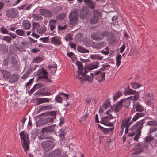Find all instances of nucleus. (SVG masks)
<instances>
[{
	"label": "nucleus",
	"mask_w": 157,
	"mask_h": 157,
	"mask_svg": "<svg viewBox=\"0 0 157 157\" xmlns=\"http://www.w3.org/2000/svg\"><path fill=\"white\" fill-rule=\"evenodd\" d=\"M145 113H137L133 117L132 120L129 122L131 119L130 117L128 119L123 121L121 127L122 129L125 128V132L128 133V135L130 136L135 135L136 133L140 134L141 130L143 128V125L144 123V119H142L138 121L135 124L132 126L130 129H128L129 126L132 123L136 121L139 117H144Z\"/></svg>",
	"instance_id": "nucleus-1"
},
{
	"label": "nucleus",
	"mask_w": 157,
	"mask_h": 157,
	"mask_svg": "<svg viewBox=\"0 0 157 157\" xmlns=\"http://www.w3.org/2000/svg\"><path fill=\"white\" fill-rule=\"evenodd\" d=\"M78 71H76V77L79 80L82 82L84 80H86L90 82H92V79L89 77L88 75H86L87 73V70L86 68H84L82 63L80 61H77L76 63Z\"/></svg>",
	"instance_id": "nucleus-2"
},
{
	"label": "nucleus",
	"mask_w": 157,
	"mask_h": 157,
	"mask_svg": "<svg viewBox=\"0 0 157 157\" xmlns=\"http://www.w3.org/2000/svg\"><path fill=\"white\" fill-rule=\"evenodd\" d=\"M20 135L21 141H23L22 147L24 151L27 152L29 147V144L28 134L26 132L24 133L23 131H22L20 133Z\"/></svg>",
	"instance_id": "nucleus-3"
},
{
	"label": "nucleus",
	"mask_w": 157,
	"mask_h": 157,
	"mask_svg": "<svg viewBox=\"0 0 157 157\" xmlns=\"http://www.w3.org/2000/svg\"><path fill=\"white\" fill-rule=\"evenodd\" d=\"M105 72L101 73L100 70H97L94 73H91L90 77L92 79V80L93 79L92 77L96 79L100 82L105 80Z\"/></svg>",
	"instance_id": "nucleus-4"
},
{
	"label": "nucleus",
	"mask_w": 157,
	"mask_h": 157,
	"mask_svg": "<svg viewBox=\"0 0 157 157\" xmlns=\"http://www.w3.org/2000/svg\"><path fill=\"white\" fill-rule=\"evenodd\" d=\"M32 32H35L36 29L37 33L40 34H44L46 32V28L44 25H40L39 23H33V24Z\"/></svg>",
	"instance_id": "nucleus-5"
},
{
	"label": "nucleus",
	"mask_w": 157,
	"mask_h": 157,
	"mask_svg": "<svg viewBox=\"0 0 157 157\" xmlns=\"http://www.w3.org/2000/svg\"><path fill=\"white\" fill-rule=\"evenodd\" d=\"M41 145L46 151L52 150L55 146L54 142L52 141L46 140L42 142Z\"/></svg>",
	"instance_id": "nucleus-6"
},
{
	"label": "nucleus",
	"mask_w": 157,
	"mask_h": 157,
	"mask_svg": "<svg viewBox=\"0 0 157 157\" xmlns=\"http://www.w3.org/2000/svg\"><path fill=\"white\" fill-rule=\"evenodd\" d=\"M37 74L38 75V78L39 79L43 78H46L47 82H50V80L48 78V74L47 71L43 67L39 70L37 72Z\"/></svg>",
	"instance_id": "nucleus-7"
},
{
	"label": "nucleus",
	"mask_w": 157,
	"mask_h": 157,
	"mask_svg": "<svg viewBox=\"0 0 157 157\" xmlns=\"http://www.w3.org/2000/svg\"><path fill=\"white\" fill-rule=\"evenodd\" d=\"M99 12L96 10H94L93 12V16L90 19V23L94 24L98 22L99 20Z\"/></svg>",
	"instance_id": "nucleus-8"
},
{
	"label": "nucleus",
	"mask_w": 157,
	"mask_h": 157,
	"mask_svg": "<svg viewBox=\"0 0 157 157\" xmlns=\"http://www.w3.org/2000/svg\"><path fill=\"white\" fill-rule=\"evenodd\" d=\"M78 14L76 11L71 12L69 16L70 23L72 25L76 24L78 22Z\"/></svg>",
	"instance_id": "nucleus-9"
},
{
	"label": "nucleus",
	"mask_w": 157,
	"mask_h": 157,
	"mask_svg": "<svg viewBox=\"0 0 157 157\" xmlns=\"http://www.w3.org/2000/svg\"><path fill=\"white\" fill-rule=\"evenodd\" d=\"M51 43L56 46H60L62 45V42L60 37H54L51 39Z\"/></svg>",
	"instance_id": "nucleus-10"
},
{
	"label": "nucleus",
	"mask_w": 157,
	"mask_h": 157,
	"mask_svg": "<svg viewBox=\"0 0 157 157\" xmlns=\"http://www.w3.org/2000/svg\"><path fill=\"white\" fill-rule=\"evenodd\" d=\"M18 13L17 10L14 8H11L6 12L7 16L10 18L15 17Z\"/></svg>",
	"instance_id": "nucleus-11"
},
{
	"label": "nucleus",
	"mask_w": 157,
	"mask_h": 157,
	"mask_svg": "<svg viewBox=\"0 0 157 157\" xmlns=\"http://www.w3.org/2000/svg\"><path fill=\"white\" fill-rule=\"evenodd\" d=\"M39 13L42 16L47 17H51L52 15V13L50 11L44 9H40Z\"/></svg>",
	"instance_id": "nucleus-12"
},
{
	"label": "nucleus",
	"mask_w": 157,
	"mask_h": 157,
	"mask_svg": "<svg viewBox=\"0 0 157 157\" xmlns=\"http://www.w3.org/2000/svg\"><path fill=\"white\" fill-rule=\"evenodd\" d=\"M123 100V99H122L117 104L114 105L112 107V109L116 112L120 111L122 106Z\"/></svg>",
	"instance_id": "nucleus-13"
},
{
	"label": "nucleus",
	"mask_w": 157,
	"mask_h": 157,
	"mask_svg": "<svg viewBox=\"0 0 157 157\" xmlns=\"http://www.w3.org/2000/svg\"><path fill=\"white\" fill-rule=\"evenodd\" d=\"M124 94L125 95H127L128 94L134 95L135 96H134V98L133 99V101L134 100L136 101V99L138 98L139 96L138 93L136 92V91H134L132 89H127L125 91Z\"/></svg>",
	"instance_id": "nucleus-14"
},
{
	"label": "nucleus",
	"mask_w": 157,
	"mask_h": 157,
	"mask_svg": "<svg viewBox=\"0 0 157 157\" xmlns=\"http://www.w3.org/2000/svg\"><path fill=\"white\" fill-rule=\"evenodd\" d=\"M144 148L141 145L136 146L133 149L132 154L133 155L139 154L144 150Z\"/></svg>",
	"instance_id": "nucleus-15"
},
{
	"label": "nucleus",
	"mask_w": 157,
	"mask_h": 157,
	"mask_svg": "<svg viewBox=\"0 0 157 157\" xmlns=\"http://www.w3.org/2000/svg\"><path fill=\"white\" fill-rule=\"evenodd\" d=\"M50 136L45 131H44L42 128L40 135L38 136V138L40 140H42L44 139L50 138Z\"/></svg>",
	"instance_id": "nucleus-16"
},
{
	"label": "nucleus",
	"mask_w": 157,
	"mask_h": 157,
	"mask_svg": "<svg viewBox=\"0 0 157 157\" xmlns=\"http://www.w3.org/2000/svg\"><path fill=\"white\" fill-rule=\"evenodd\" d=\"M144 98L147 101V105H150L153 100V95L152 94L147 93L144 96Z\"/></svg>",
	"instance_id": "nucleus-17"
},
{
	"label": "nucleus",
	"mask_w": 157,
	"mask_h": 157,
	"mask_svg": "<svg viewBox=\"0 0 157 157\" xmlns=\"http://www.w3.org/2000/svg\"><path fill=\"white\" fill-rule=\"evenodd\" d=\"M84 3L88 7L92 9L94 8L96 3L92 0H84Z\"/></svg>",
	"instance_id": "nucleus-18"
},
{
	"label": "nucleus",
	"mask_w": 157,
	"mask_h": 157,
	"mask_svg": "<svg viewBox=\"0 0 157 157\" xmlns=\"http://www.w3.org/2000/svg\"><path fill=\"white\" fill-rule=\"evenodd\" d=\"M22 27L26 30H29L31 27L30 22L27 20H23L22 23Z\"/></svg>",
	"instance_id": "nucleus-19"
},
{
	"label": "nucleus",
	"mask_w": 157,
	"mask_h": 157,
	"mask_svg": "<svg viewBox=\"0 0 157 157\" xmlns=\"http://www.w3.org/2000/svg\"><path fill=\"white\" fill-rule=\"evenodd\" d=\"M136 111L137 112H142L144 110V107L139 102H137L134 104Z\"/></svg>",
	"instance_id": "nucleus-20"
},
{
	"label": "nucleus",
	"mask_w": 157,
	"mask_h": 157,
	"mask_svg": "<svg viewBox=\"0 0 157 157\" xmlns=\"http://www.w3.org/2000/svg\"><path fill=\"white\" fill-rule=\"evenodd\" d=\"M37 105L45 103H48L51 101V99L48 98H37Z\"/></svg>",
	"instance_id": "nucleus-21"
},
{
	"label": "nucleus",
	"mask_w": 157,
	"mask_h": 157,
	"mask_svg": "<svg viewBox=\"0 0 157 157\" xmlns=\"http://www.w3.org/2000/svg\"><path fill=\"white\" fill-rule=\"evenodd\" d=\"M50 30L51 31H53L55 29L57 25V21L55 19H52L49 21Z\"/></svg>",
	"instance_id": "nucleus-22"
},
{
	"label": "nucleus",
	"mask_w": 157,
	"mask_h": 157,
	"mask_svg": "<svg viewBox=\"0 0 157 157\" xmlns=\"http://www.w3.org/2000/svg\"><path fill=\"white\" fill-rule=\"evenodd\" d=\"M99 63L98 62L94 63L89 65L86 67L87 73L89 70H92L97 68L98 67Z\"/></svg>",
	"instance_id": "nucleus-23"
},
{
	"label": "nucleus",
	"mask_w": 157,
	"mask_h": 157,
	"mask_svg": "<svg viewBox=\"0 0 157 157\" xmlns=\"http://www.w3.org/2000/svg\"><path fill=\"white\" fill-rule=\"evenodd\" d=\"M56 127L55 125H52L49 126L44 127L42 128L44 131H45L48 134L54 131V129Z\"/></svg>",
	"instance_id": "nucleus-24"
},
{
	"label": "nucleus",
	"mask_w": 157,
	"mask_h": 157,
	"mask_svg": "<svg viewBox=\"0 0 157 157\" xmlns=\"http://www.w3.org/2000/svg\"><path fill=\"white\" fill-rule=\"evenodd\" d=\"M19 78L18 74H12L9 79V82L10 83H13L17 82Z\"/></svg>",
	"instance_id": "nucleus-25"
},
{
	"label": "nucleus",
	"mask_w": 157,
	"mask_h": 157,
	"mask_svg": "<svg viewBox=\"0 0 157 157\" xmlns=\"http://www.w3.org/2000/svg\"><path fill=\"white\" fill-rule=\"evenodd\" d=\"M91 38L94 40H100L103 39L101 34L98 33H94L91 36Z\"/></svg>",
	"instance_id": "nucleus-26"
},
{
	"label": "nucleus",
	"mask_w": 157,
	"mask_h": 157,
	"mask_svg": "<svg viewBox=\"0 0 157 157\" xmlns=\"http://www.w3.org/2000/svg\"><path fill=\"white\" fill-rule=\"evenodd\" d=\"M133 98L132 96L128 97L126 99H123V103L124 102V106L125 107H128L130 105V101Z\"/></svg>",
	"instance_id": "nucleus-27"
},
{
	"label": "nucleus",
	"mask_w": 157,
	"mask_h": 157,
	"mask_svg": "<svg viewBox=\"0 0 157 157\" xmlns=\"http://www.w3.org/2000/svg\"><path fill=\"white\" fill-rule=\"evenodd\" d=\"M109 119L107 117H103L102 120L100 121V122L105 125L107 126H111L112 124L109 122Z\"/></svg>",
	"instance_id": "nucleus-28"
},
{
	"label": "nucleus",
	"mask_w": 157,
	"mask_h": 157,
	"mask_svg": "<svg viewBox=\"0 0 157 157\" xmlns=\"http://www.w3.org/2000/svg\"><path fill=\"white\" fill-rule=\"evenodd\" d=\"M32 17L34 20L40 22H41L43 19L42 17L39 14L33 13Z\"/></svg>",
	"instance_id": "nucleus-29"
},
{
	"label": "nucleus",
	"mask_w": 157,
	"mask_h": 157,
	"mask_svg": "<svg viewBox=\"0 0 157 157\" xmlns=\"http://www.w3.org/2000/svg\"><path fill=\"white\" fill-rule=\"evenodd\" d=\"M1 72L3 77L5 79H7L9 78L10 74L9 71L5 70H1Z\"/></svg>",
	"instance_id": "nucleus-30"
},
{
	"label": "nucleus",
	"mask_w": 157,
	"mask_h": 157,
	"mask_svg": "<svg viewBox=\"0 0 157 157\" xmlns=\"http://www.w3.org/2000/svg\"><path fill=\"white\" fill-rule=\"evenodd\" d=\"M66 132V130L63 129H60L59 131V136L62 140H63L65 139V135Z\"/></svg>",
	"instance_id": "nucleus-31"
},
{
	"label": "nucleus",
	"mask_w": 157,
	"mask_h": 157,
	"mask_svg": "<svg viewBox=\"0 0 157 157\" xmlns=\"http://www.w3.org/2000/svg\"><path fill=\"white\" fill-rule=\"evenodd\" d=\"M61 154V151L59 149L54 150L52 153V156L54 157H59Z\"/></svg>",
	"instance_id": "nucleus-32"
},
{
	"label": "nucleus",
	"mask_w": 157,
	"mask_h": 157,
	"mask_svg": "<svg viewBox=\"0 0 157 157\" xmlns=\"http://www.w3.org/2000/svg\"><path fill=\"white\" fill-rule=\"evenodd\" d=\"M105 46L104 42H101L94 44V47L97 49H100Z\"/></svg>",
	"instance_id": "nucleus-33"
},
{
	"label": "nucleus",
	"mask_w": 157,
	"mask_h": 157,
	"mask_svg": "<svg viewBox=\"0 0 157 157\" xmlns=\"http://www.w3.org/2000/svg\"><path fill=\"white\" fill-rule=\"evenodd\" d=\"M42 86V84H36L34 85L33 87L30 90L29 93L30 94H32L35 90L40 88Z\"/></svg>",
	"instance_id": "nucleus-34"
},
{
	"label": "nucleus",
	"mask_w": 157,
	"mask_h": 157,
	"mask_svg": "<svg viewBox=\"0 0 157 157\" xmlns=\"http://www.w3.org/2000/svg\"><path fill=\"white\" fill-rule=\"evenodd\" d=\"M16 34L20 36H24L26 37V34L25 32L21 29H17L15 31Z\"/></svg>",
	"instance_id": "nucleus-35"
},
{
	"label": "nucleus",
	"mask_w": 157,
	"mask_h": 157,
	"mask_svg": "<svg viewBox=\"0 0 157 157\" xmlns=\"http://www.w3.org/2000/svg\"><path fill=\"white\" fill-rule=\"evenodd\" d=\"M154 132H155V136L156 137H157V126H152L149 131V133L151 134Z\"/></svg>",
	"instance_id": "nucleus-36"
},
{
	"label": "nucleus",
	"mask_w": 157,
	"mask_h": 157,
	"mask_svg": "<svg viewBox=\"0 0 157 157\" xmlns=\"http://www.w3.org/2000/svg\"><path fill=\"white\" fill-rule=\"evenodd\" d=\"M21 44L22 46L26 48H29L32 44L30 41H23L21 42Z\"/></svg>",
	"instance_id": "nucleus-37"
},
{
	"label": "nucleus",
	"mask_w": 157,
	"mask_h": 157,
	"mask_svg": "<svg viewBox=\"0 0 157 157\" xmlns=\"http://www.w3.org/2000/svg\"><path fill=\"white\" fill-rule=\"evenodd\" d=\"M77 49L79 52L82 53H88L89 51L86 49L80 46H78Z\"/></svg>",
	"instance_id": "nucleus-38"
},
{
	"label": "nucleus",
	"mask_w": 157,
	"mask_h": 157,
	"mask_svg": "<svg viewBox=\"0 0 157 157\" xmlns=\"http://www.w3.org/2000/svg\"><path fill=\"white\" fill-rule=\"evenodd\" d=\"M91 58L92 59H96L101 60L102 59L103 57L98 54H94L92 55L91 56Z\"/></svg>",
	"instance_id": "nucleus-39"
},
{
	"label": "nucleus",
	"mask_w": 157,
	"mask_h": 157,
	"mask_svg": "<svg viewBox=\"0 0 157 157\" xmlns=\"http://www.w3.org/2000/svg\"><path fill=\"white\" fill-rule=\"evenodd\" d=\"M8 50V47L7 46L2 44H0V50L3 52L7 51Z\"/></svg>",
	"instance_id": "nucleus-40"
},
{
	"label": "nucleus",
	"mask_w": 157,
	"mask_h": 157,
	"mask_svg": "<svg viewBox=\"0 0 157 157\" xmlns=\"http://www.w3.org/2000/svg\"><path fill=\"white\" fill-rule=\"evenodd\" d=\"M121 55L118 54L117 55L116 57V64L118 67L120 65L121 63Z\"/></svg>",
	"instance_id": "nucleus-41"
},
{
	"label": "nucleus",
	"mask_w": 157,
	"mask_h": 157,
	"mask_svg": "<svg viewBox=\"0 0 157 157\" xmlns=\"http://www.w3.org/2000/svg\"><path fill=\"white\" fill-rule=\"evenodd\" d=\"M147 125H148L155 126H157V121H150L147 122Z\"/></svg>",
	"instance_id": "nucleus-42"
},
{
	"label": "nucleus",
	"mask_w": 157,
	"mask_h": 157,
	"mask_svg": "<svg viewBox=\"0 0 157 157\" xmlns=\"http://www.w3.org/2000/svg\"><path fill=\"white\" fill-rule=\"evenodd\" d=\"M121 95V93L120 91H117L115 94V95L113 97V99L114 101L117 100L119 98Z\"/></svg>",
	"instance_id": "nucleus-43"
},
{
	"label": "nucleus",
	"mask_w": 157,
	"mask_h": 157,
	"mask_svg": "<svg viewBox=\"0 0 157 157\" xmlns=\"http://www.w3.org/2000/svg\"><path fill=\"white\" fill-rule=\"evenodd\" d=\"M131 84L132 87L135 89H137L141 86V85L135 82L131 83Z\"/></svg>",
	"instance_id": "nucleus-44"
},
{
	"label": "nucleus",
	"mask_w": 157,
	"mask_h": 157,
	"mask_svg": "<svg viewBox=\"0 0 157 157\" xmlns=\"http://www.w3.org/2000/svg\"><path fill=\"white\" fill-rule=\"evenodd\" d=\"M101 34V36L103 38V37L104 36H109L110 33H109L107 31H105L102 32Z\"/></svg>",
	"instance_id": "nucleus-45"
},
{
	"label": "nucleus",
	"mask_w": 157,
	"mask_h": 157,
	"mask_svg": "<svg viewBox=\"0 0 157 157\" xmlns=\"http://www.w3.org/2000/svg\"><path fill=\"white\" fill-rule=\"evenodd\" d=\"M98 127L104 133L106 134L109 131L110 129H107L105 128L102 127V126L99 125H98Z\"/></svg>",
	"instance_id": "nucleus-46"
},
{
	"label": "nucleus",
	"mask_w": 157,
	"mask_h": 157,
	"mask_svg": "<svg viewBox=\"0 0 157 157\" xmlns=\"http://www.w3.org/2000/svg\"><path fill=\"white\" fill-rule=\"evenodd\" d=\"M65 15L64 13L59 14L56 17V18L58 20L63 19L65 18Z\"/></svg>",
	"instance_id": "nucleus-47"
},
{
	"label": "nucleus",
	"mask_w": 157,
	"mask_h": 157,
	"mask_svg": "<svg viewBox=\"0 0 157 157\" xmlns=\"http://www.w3.org/2000/svg\"><path fill=\"white\" fill-rule=\"evenodd\" d=\"M3 39L8 43H10L11 42L12 38L11 37H9L8 36H6L3 37Z\"/></svg>",
	"instance_id": "nucleus-48"
},
{
	"label": "nucleus",
	"mask_w": 157,
	"mask_h": 157,
	"mask_svg": "<svg viewBox=\"0 0 157 157\" xmlns=\"http://www.w3.org/2000/svg\"><path fill=\"white\" fill-rule=\"evenodd\" d=\"M0 29V31L2 32L3 34H9V33L8 32V31L3 26L1 27Z\"/></svg>",
	"instance_id": "nucleus-49"
},
{
	"label": "nucleus",
	"mask_w": 157,
	"mask_h": 157,
	"mask_svg": "<svg viewBox=\"0 0 157 157\" xmlns=\"http://www.w3.org/2000/svg\"><path fill=\"white\" fill-rule=\"evenodd\" d=\"M72 39V36L70 33H68L67 36H66L65 40L66 41H70Z\"/></svg>",
	"instance_id": "nucleus-50"
},
{
	"label": "nucleus",
	"mask_w": 157,
	"mask_h": 157,
	"mask_svg": "<svg viewBox=\"0 0 157 157\" xmlns=\"http://www.w3.org/2000/svg\"><path fill=\"white\" fill-rule=\"evenodd\" d=\"M42 60V58L40 57H36L34 59V62L36 63H39Z\"/></svg>",
	"instance_id": "nucleus-51"
},
{
	"label": "nucleus",
	"mask_w": 157,
	"mask_h": 157,
	"mask_svg": "<svg viewBox=\"0 0 157 157\" xmlns=\"http://www.w3.org/2000/svg\"><path fill=\"white\" fill-rule=\"evenodd\" d=\"M40 40L43 43H47L49 40L48 37H42L40 38Z\"/></svg>",
	"instance_id": "nucleus-52"
},
{
	"label": "nucleus",
	"mask_w": 157,
	"mask_h": 157,
	"mask_svg": "<svg viewBox=\"0 0 157 157\" xmlns=\"http://www.w3.org/2000/svg\"><path fill=\"white\" fill-rule=\"evenodd\" d=\"M55 99L59 103H61L62 102L63 100L61 97L60 96H57L55 98Z\"/></svg>",
	"instance_id": "nucleus-53"
},
{
	"label": "nucleus",
	"mask_w": 157,
	"mask_h": 157,
	"mask_svg": "<svg viewBox=\"0 0 157 157\" xmlns=\"http://www.w3.org/2000/svg\"><path fill=\"white\" fill-rule=\"evenodd\" d=\"M101 53L105 55H108L109 53L107 47L105 48V50H103L101 51Z\"/></svg>",
	"instance_id": "nucleus-54"
},
{
	"label": "nucleus",
	"mask_w": 157,
	"mask_h": 157,
	"mask_svg": "<svg viewBox=\"0 0 157 157\" xmlns=\"http://www.w3.org/2000/svg\"><path fill=\"white\" fill-rule=\"evenodd\" d=\"M29 75V72H26L24 73L22 75V76L21 77V78L23 79H26Z\"/></svg>",
	"instance_id": "nucleus-55"
},
{
	"label": "nucleus",
	"mask_w": 157,
	"mask_h": 157,
	"mask_svg": "<svg viewBox=\"0 0 157 157\" xmlns=\"http://www.w3.org/2000/svg\"><path fill=\"white\" fill-rule=\"evenodd\" d=\"M54 119L55 118L50 117H48L47 118L46 121L48 122L53 123L54 121Z\"/></svg>",
	"instance_id": "nucleus-56"
},
{
	"label": "nucleus",
	"mask_w": 157,
	"mask_h": 157,
	"mask_svg": "<svg viewBox=\"0 0 157 157\" xmlns=\"http://www.w3.org/2000/svg\"><path fill=\"white\" fill-rule=\"evenodd\" d=\"M67 25H65L63 26H61L59 25L58 26V28L60 30H63L66 29L67 27Z\"/></svg>",
	"instance_id": "nucleus-57"
},
{
	"label": "nucleus",
	"mask_w": 157,
	"mask_h": 157,
	"mask_svg": "<svg viewBox=\"0 0 157 157\" xmlns=\"http://www.w3.org/2000/svg\"><path fill=\"white\" fill-rule=\"evenodd\" d=\"M110 105V103L108 102H105V103L103 105V107L105 109H106L109 107Z\"/></svg>",
	"instance_id": "nucleus-58"
},
{
	"label": "nucleus",
	"mask_w": 157,
	"mask_h": 157,
	"mask_svg": "<svg viewBox=\"0 0 157 157\" xmlns=\"http://www.w3.org/2000/svg\"><path fill=\"white\" fill-rule=\"evenodd\" d=\"M33 78L29 80V81L26 83V87H27L29 85L32 84L33 83Z\"/></svg>",
	"instance_id": "nucleus-59"
},
{
	"label": "nucleus",
	"mask_w": 157,
	"mask_h": 157,
	"mask_svg": "<svg viewBox=\"0 0 157 157\" xmlns=\"http://www.w3.org/2000/svg\"><path fill=\"white\" fill-rule=\"evenodd\" d=\"M125 49V47L124 44L120 48V52L121 53H122L124 51V50Z\"/></svg>",
	"instance_id": "nucleus-60"
},
{
	"label": "nucleus",
	"mask_w": 157,
	"mask_h": 157,
	"mask_svg": "<svg viewBox=\"0 0 157 157\" xmlns=\"http://www.w3.org/2000/svg\"><path fill=\"white\" fill-rule=\"evenodd\" d=\"M137 134H136L134 137V140L137 141L138 139L139 138V137L140 136V134H139V133H137Z\"/></svg>",
	"instance_id": "nucleus-61"
},
{
	"label": "nucleus",
	"mask_w": 157,
	"mask_h": 157,
	"mask_svg": "<svg viewBox=\"0 0 157 157\" xmlns=\"http://www.w3.org/2000/svg\"><path fill=\"white\" fill-rule=\"evenodd\" d=\"M50 115L53 116V118H56V112L55 111L51 112L50 113Z\"/></svg>",
	"instance_id": "nucleus-62"
},
{
	"label": "nucleus",
	"mask_w": 157,
	"mask_h": 157,
	"mask_svg": "<svg viewBox=\"0 0 157 157\" xmlns=\"http://www.w3.org/2000/svg\"><path fill=\"white\" fill-rule=\"evenodd\" d=\"M59 94H61L62 95H63L67 99H68V95L67 94H65V93H63L60 92V93H59Z\"/></svg>",
	"instance_id": "nucleus-63"
},
{
	"label": "nucleus",
	"mask_w": 157,
	"mask_h": 157,
	"mask_svg": "<svg viewBox=\"0 0 157 157\" xmlns=\"http://www.w3.org/2000/svg\"><path fill=\"white\" fill-rule=\"evenodd\" d=\"M47 110L46 106H43L40 107L39 109V111H44Z\"/></svg>",
	"instance_id": "nucleus-64"
}]
</instances>
